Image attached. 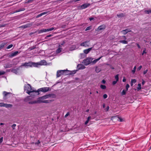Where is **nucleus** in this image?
<instances>
[{"label":"nucleus","instance_id":"obj_25","mask_svg":"<svg viewBox=\"0 0 151 151\" xmlns=\"http://www.w3.org/2000/svg\"><path fill=\"white\" fill-rule=\"evenodd\" d=\"M145 13L148 14H151V10H146L144 11Z\"/></svg>","mask_w":151,"mask_h":151},{"label":"nucleus","instance_id":"obj_26","mask_svg":"<svg viewBox=\"0 0 151 151\" xmlns=\"http://www.w3.org/2000/svg\"><path fill=\"white\" fill-rule=\"evenodd\" d=\"M37 103L36 100H34L32 101H30L29 102V104H35Z\"/></svg>","mask_w":151,"mask_h":151},{"label":"nucleus","instance_id":"obj_33","mask_svg":"<svg viewBox=\"0 0 151 151\" xmlns=\"http://www.w3.org/2000/svg\"><path fill=\"white\" fill-rule=\"evenodd\" d=\"M25 10V9L24 8H22L21 9H20L18 10H17L15 12H19L21 11H24Z\"/></svg>","mask_w":151,"mask_h":151},{"label":"nucleus","instance_id":"obj_40","mask_svg":"<svg viewBox=\"0 0 151 151\" xmlns=\"http://www.w3.org/2000/svg\"><path fill=\"white\" fill-rule=\"evenodd\" d=\"M5 73V72L4 71H0V76L4 75Z\"/></svg>","mask_w":151,"mask_h":151},{"label":"nucleus","instance_id":"obj_27","mask_svg":"<svg viewBox=\"0 0 151 151\" xmlns=\"http://www.w3.org/2000/svg\"><path fill=\"white\" fill-rule=\"evenodd\" d=\"M119 42L124 44H127L128 43L125 40H120Z\"/></svg>","mask_w":151,"mask_h":151},{"label":"nucleus","instance_id":"obj_3","mask_svg":"<svg viewBox=\"0 0 151 151\" xmlns=\"http://www.w3.org/2000/svg\"><path fill=\"white\" fill-rule=\"evenodd\" d=\"M93 60V58H88L83 60V63L85 65H89Z\"/></svg>","mask_w":151,"mask_h":151},{"label":"nucleus","instance_id":"obj_48","mask_svg":"<svg viewBox=\"0 0 151 151\" xmlns=\"http://www.w3.org/2000/svg\"><path fill=\"white\" fill-rule=\"evenodd\" d=\"M142 68V66L141 65H140V66H139L137 69V70H141V69Z\"/></svg>","mask_w":151,"mask_h":151},{"label":"nucleus","instance_id":"obj_35","mask_svg":"<svg viewBox=\"0 0 151 151\" xmlns=\"http://www.w3.org/2000/svg\"><path fill=\"white\" fill-rule=\"evenodd\" d=\"M124 15L122 13L119 14H117V16L119 17H124Z\"/></svg>","mask_w":151,"mask_h":151},{"label":"nucleus","instance_id":"obj_31","mask_svg":"<svg viewBox=\"0 0 151 151\" xmlns=\"http://www.w3.org/2000/svg\"><path fill=\"white\" fill-rule=\"evenodd\" d=\"M115 78L116 80V81H119V75L117 74L115 76Z\"/></svg>","mask_w":151,"mask_h":151},{"label":"nucleus","instance_id":"obj_58","mask_svg":"<svg viewBox=\"0 0 151 151\" xmlns=\"http://www.w3.org/2000/svg\"><path fill=\"white\" fill-rule=\"evenodd\" d=\"M126 81V79L125 78V77H124L123 78V79L122 81H123V82H125Z\"/></svg>","mask_w":151,"mask_h":151},{"label":"nucleus","instance_id":"obj_9","mask_svg":"<svg viewBox=\"0 0 151 151\" xmlns=\"http://www.w3.org/2000/svg\"><path fill=\"white\" fill-rule=\"evenodd\" d=\"M81 46L84 47H87L89 46V41H85L84 42L80 44Z\"/></svg>","mask_w":151,"mask_h":151},{"label":"nucleus","instance_id":"obj_50","mask_svg":"<svg viewBox=\"0 0 151 151\" xmlns=\"http://www.w3.org/2000/svg\"><path fill=\"white\" fill-rule=\"evenodd\" d=\"M12 71L15 73L16 74H17L18 73V72H17V71L15 70H12Z\"/></svg>","mask_w":151,"mask_h":151},{"label":"nucleus","instance_id":"obj_24","mask_svg":"<svg viewBox=\"0 0 151 151\" xmlns=\"http://www.w3.org/2000/svg\"><path fill=\"white\" fill-rule=\"evenodd\" d=\"M142 88V86L141 83H139L138 85V87L137 88L138 91L140 90Z\"/></svg>","mask_w":151,"mask_h":151},{"label":"nucleus","instance_id":"obj_23","mask_svg":"<svg viewBox=\"0 0 151 151\" xmlns=\"http://www.w3.org/2000/svg\"><path fill=\"white\" fill-rule=\"evenodd\" d=\"M36 47L35 46H34L32 47H31L29 48L28 49V50L29 51H30L32 50L35 49V48H36Z\"/></svg>","mask_w":151,"mask_h":151},{"label":"nucleus","instance_id":"obj_51","mask_svg":"<svg viewBox=\"0 0 151 151\" xmlns=\"http://www.w3.org/2000/svg\"><path fill=\"white\" fill-rule=\"evenodd\" d=\"M147 71H148L147 70H145L143 72V74H145L146 73H147Z\"/></svg>","mask_w":151,"mask_h":151},{"label":"nucleus","instance_id":"obj_43","mask_svg":"<svg viewBox=\"0 0 151 151\" xmlns=\"http://www.w3.org/2000/svg\"><path fill=\"white\" fill-rule=\"evenodd\" d=\"M16 126V125L15 124H14L12 126V128L13 129H15V128Z\"/></svg>","mask_w":151,"mask_h":151},{"label":"nucleus","instance_id":"obj_64","mask_svg":"<svg viewBox=\"0 0 151 151\" xmlns=\"http://www.w3.org/2000/svg\"><path fill=\"white\" fill-rule=\"evenodd\" d=\"M137 45L138 48H140V46L138 44H137Z\"/></svg>","mask_w":151,"mask_h":151},{"label":"nucleus","instance_id":"obj_59","mask_svg":"<svg viewBox=\"0 0 151 151\" xmlns=\"http://www.w3.org/2000/svg\"><path fill=\"white\" fill-rule=\"evenodd\" d=\"M145 83V81L144 80H142V84L143 85Z\"/></svg>","mask_w":151,"mask_h":151},{"label":"nucleus","instance_id":"obj_32","mask_svg":"<svg viewBox=\"0 0 151 151\" xmlns=\"http://www.w3.org/2000/svg\"><path fill=\"white\" fill-rule=\"evenodd\" d=\"M127 91H126V90H123L122 91V92H121L122 95H125L126 93V92Z\"/></svg>","mask_w":151,"mask_h":151},{"label":"nucleus","instance_id":"obj_36","mask_svg":"<svg viewBox=\"0 0 151 151\" xmlns=\"http://www.w3.org/2000/svg\"><path fill=\"white\" fill-rule=\"evenodd\" d=\"M32 99V97H31L30 96H29L25 98V100L27 101L29 99Z\"/></svg>","mask_w":151,"mask_h":151},{"label":"nucleus","instance_id":"obj_20","mask_svg":"<svg viewBox=\"0 0 151 151\" xmlns=\"http://www.w3.org/2000/svg\"><path fill=\"white\" fill-rule=\"evenodd\" d=\"M47 13V12L42 13H41L40 14L38 15L36 17V18H38L40 17L44 14H46Z\"/></svg>","mask_w":151,"mask_h":151},{"label":"nucleus","instance_id":"obj_57","mask_svg":"<svg viewBox=\"0 0 151 151\" xmlns=\"http://www.w3.org/2000/svg\"><path fill=\"white\" fill-rule=\"evenodd\" d=\"M65 44V42L64 41H63V42L60 44L59 45H61V47L62 46L64 45Z\"/></svg>","mask_w":151,"mask_h":151},{"label":"nucleus","instance_id":"obj_61","mask_svg":"<svg viewBox=\"0 0 151 151\" xmlns=\"http://www.w3.org/2000/svg\"><path fill=\"white\" fill-rule=\"evenodd\" d=\"M91 119V117L90 116H88L87 118V119L89 120V121Z\"/></svg>","mask_w":151,"mask_h":151},{"label":"nucleus","instance_id":"obj_15","mask_svg":"<svg viewBox=\"0 0 151 151\" xmlns=\"http://www.w3.org/2000/svg\"><path fill=\"white\" fill-rule=\"evenodd\" d=\"M43 99H42V97H41L38 98L36 101L37 103H43Z\"/></svg>","mask_w":151,"mask_h":151},{"label":"nucleus","instance_id":"obj_16","mask_svg":"<svg viewBox=\"0 0 151 151\" xmlns=\"http://www.w3.org/2000/svg\"><path fill=\"white\" fill-rule=\"evenodd\" d=\"M62 50L61 48V45H59L58 48L56 52L57 53H59Z\"/></svg>","mask_w":151,"mask_h":151},{"label":"nucleus","instance_id":"obj_21","mask_svg":"<svg viewBox=\"0 0 151 151\" xmlns=\"http://www.w3.org/2000/svg\"><path fill=\"white\" fill-rule=\"evenodd\" d=\"M53 101V100H43V103H50Z\"/></svg>","mask_w":151,"mask_h":151},{"label":"nucleus","instance_id":"obj_47","mask_svg":"<svg viewBox=\"0 0 151 151\" xmlns=\"http://www.w3.org/2000/svg\"><path fill=\"white\" fill-rule=\"evenodd\" d=\"M107 97V95L106 94H104L103 95V98L104 99H105Z\"/></svg>","mask_w":151,"mask_h":151},{"label":"nucleus","instance_id":"obj_54","mask_svg":"<svg viewBox=\"0 0 151 151\" xmlns=\"http://www.w3.org/2000/svg\"><path fill=\"white\" fill-rule=\"evenodd\" d=\"M35 94V93H31L30 95H31V96H37V95H34Z\"/></svg>","mask_w":151,"mask_h":151},{"label":"nucleus","instance_id":"obj_17","mask_svg":"<svg viewBox=\"0 0 151 151\" xmlns=\"http://www.w3.org/2000/svg\"><path fill=\"white\" fill-rule=\"evenodd\" d=\"M47 32V29H42L38 31V33L40 34L43 32Z\"/></svg>","mask_w":151,"mask_h":151},{"label":"nucleus","instance_id":"obj_62","mask_svg":"<svg viewBox=\"0 0 151 151\" xmlns=\"http://www.w3.org/2000/svg\"><path fill=\"white\" fill-rule=\"evenodd\" d=\"M93 18L92 17H91L89 18V20H90V21H91L92 20H93Z\"/></svg>","mask_w":151,"mask_h":151},{"label":"nucleus","instance_id":"obj_41","mask_svg":"<svg viewBox=\"0 0 151 151\" xmlns=\"http://www.w3.org/2000/svg\"><path fill=\"white\" fill-rule=\"evenodd\" d=\"M146 48H145L144 50L142 52V55H143L144 54H146L147 53V52L146 51Z\"/></svg>","mask_w":151,"mask_h":151},{"label":"nucleus","instance_id":"obj_63","mask_svg":"<svg viewBox=\"0 0 151 151\" xmlns=\"http://www.w3.org/2000/svg\"><path fill=\"white\" fill-rule=\"evenodd\" d=\"M52 36L51 35H49L47 36V37H51Z\"/></svg>","mask_w":151,"mask_h":151},{"label":"nucleus","instance_id":"obj_39","mask_svg":"<svg viewBox=\"0 0 151 151\" xmlns=\"http://www.w3.org/2000/svg\"><path fill=\"white\" fill-rule=\"evenodd\" d=\"M91 26H89V27H87L86 28V29H85V31H86L90 30L91 29Z\"/></svg>","mask_w":151,"mask_h":151},{"label":"nucleus","instance_id":"obj_2","mask_svg":"<svg viewBox=\"0 0 151 151\" xmlns=\"http://www.w3.org/2000/svg\"><path fill=\"white\" fill-rule=\"evenodd\" d=\"M21 66L24 67L26 68H27L29 67H35V63L29 62L28 63H22Z\"/></svg>","mask_w":151,"mask_h":151},{"label":"nucleus","instance_id":"obj_56","mask_svg":"<svg viewBox=\"0 0 151 151\" xmlns=\"http://www.w3.org/2000/svg\"><path fill=\"white\" fill-rule=\"evenodd\" d=\"M106 81L104 80H102L101 81V83L103 84H105L106 83Z\"/></svg>","mask_w":151,"mask_h":151},{"label":"nucleus","instance_id":"obj_18","mask_svg":"<svg viewBox=\"0 0 151 151\" xmlns=\"http://www.w3.org/2000/svg\"><path fill=\"white\" fill-rule=\"evenodd\" d=\"M32 26V24L28 23L22 26V27L24 28H26L27 27H30Z\"/></svg>","mask_w":151,"mask_h":151},{"label":"nucleus","instance_id":"obj_53","mask_svg":"<svg viewBox=\"0 0 151 151\" xmlns=\"http://www.w3.org/2000/svg\"><path fill=\"white\" fill-rule=\"evenodd\" d=\"M3 137H1V138H0V143H1L2 141H3Z\"/></svg>","mask_w":151,"mask_h":151},{"label":"nucleus","instance_id":"obj_60","mask_svg":"<svg viewBox=\"0 0 151 151\" xmlns=\"http://www.w3.org/2000/svg\"><path fill=\"white\" fill-rule=\"evenodd\" d=\"M40 143V142L38 140L37 142H36L35 144H38Z\"/></svg>","mask_w":151,"mask_h":151},{"label":"nucleus","instance_id":"obj_22","mask_svg":"<svg viewBox=\"0 0 151 151\" xmlns=\"http://www.w3.org/2000/svg\"><path fill=\"white\" fill-rule=\"evenodd\" d=\"M12 106V104H5L4 107L6 108H11Z\"/></svg>","mask_w":151,"mask_h":151},{"label":"nucleus","instance_id":"obj_37","mask_svg":"<svg viewBox=\"0 0 151 151\" xmlns=\"http://www.w3.org/2000/svg\"><path fill=\"white\" fill-rule=\"evenodd\" d=\"M136 69V66H135L133 68V69L132 71V73L133 74H134L135 73Z\"/></svg>","mask_w":151,"mask_h":151},{"label":"nucleus","instance_id":"obj_34","mask_svg":"<svg viewBox=\"0 0 151 151\" xmlns=\"http://www.w3.org/2000/svg\"><path fill=\"white\" fill-rule=\"evenodd\" d=\"M118 120L121 122L124 121V119L122 117H118Z\"/></svg>","mask_w":151,"mask_h":151},{"label":"nucleus","instance_id":"obj_44","mask_svg":"<svg viewBox=\"0 0 151 151\" xmlns=\"http://www.w3.org/2000/svg\"><path fill=\"white\" fill-rule=\"evenodd\" d=\"M5 104L4 103H0V106L4 107Z\"/></svg>","mask_w":151,"mask_h":151},{"label":"nucleus","instance_id":"obj_52","mask_svg":"<svg viewBox=\"0 0 151 151\" xmlns=\"http://www.w3.org/2000/svg\"><path fill=\"white\" fill-rule=\"evenodd\" d=\"M117 82V81H114L112 82V84L113 85H115Z\"/></svg>","mask_w":151,"mask_h":151},{"label":"nucleus","instance_id":"obj_11","mask_svg":"<svg viewBox=\"0 0 151 151\" xmlns=\"http://www.w3.org/2000/svg\"><path fill=\"white\" fill-rule=\"evenodd\" d=\"M131 31V30H130L129 29H126L125 30H123L121 32L123 35H126L128 32Z\"/></svg>","mask_w":151,"mask_h":151},{"label":"nucleus","instance_id":"obj_10","mask_svg":"<svg viewBox=\"0 0 151 151\" xmlns=\"http://www.w3.org/2000/svg\"><path fill=\"white\" fill-rule=\"evenodd\" d=\"M20 52V51H16L14 52L11 53L9 55V56L10 57H13L15 56Z\"/></svg>","mask_w":151,"mask_h":151},{"label":"nucleus","instance_id":"obj_12","mask_svg":"<svg viewBox=\"0 0 151 151\" xmlns=\"http://www.w3.org/2000/svg\"><path fill=\"white\" fill-rule=\"evenodd\" d=\"M77 67L78 69H83L85 68V67L82 64H79L77 65Z\"/></svg>","mask_w":151,"mask_h":151},{"label":"nucleus","instance_id":"obj_28","mask_svg":"<svg viewBox=\"0 0 151 151\" xmlns=\"http://www.w3.org/2000/svg\"><path fill=\"white\" fill-rule=\"evenodd\" d=\"M100 87L102 89H105L106 88V86L104 85H101Z\"/></svg>","mask_w":151,"mask_h":151},{"label":"nucleus","instance_id":"obj_5","mask_svg":"<svg viewBox=\"0 0 151 151\" xmlns=\"http://www.w3.org/2000/svg\"><path fill=\"white\" fill-rule=\"evenodd\" d=\"M66 71V70H58L57 73V77H59L61 76L64 75Z\"/></svg>","mask_w":151,"mask_h":151},{"label":"nucleus","instance_id":"obj_55","mask_svg":"<svg viewBox=\"0 0 151 151\" xmlns=\"http://www.w3.org/2000/svg\"><path fill=\"white\" fill-rule=\"evenodd\" d=\"M89 121V120L87 119V120L86 121L85 123V125H86L88 123Z\"/></svg>","mask_w":151,"mask_h":151},{"label":"nucleus","instance_id":"obj_1","mask_svg":"<svg viewBox=\"0 0 151 151\" xmlns=\"http://www.w3.org/2000/svg\"><path fill=\"white\" fill-rule=\"evenodd\" d=\"M24 89L28 94H30L31 93H35L34 95H38L39 93L38 91L35 90L34 88H32L31 86L29 84L25 85L24 86Z\"/></svg>","mask_w":151,"mask_h":151},{"label":"nucleus","instance_id":"obj_4","mask_svg":"<svg viewBox=\"0 0 151 151\" xmlns=\"http://www.w3.org/2000/svg\"><path fill=\"white\" fill-rule=\"evenodd\" d=\"M47 64L46 61L45 60H42L40 62L35 63L36 67H38L39 65H47Z\"/></svg>","mask_w":151,"mask_h":151},{"label":"nucleus","instance_id":"obj_6","mask_svg":"<svg viewBox=\"0 0 151 151\" xmlns=\"http://www.w3.org/2000/svg\"><path fill=\"white\" fill-rule=\"evenodd\" d=\"M90 5V4L89 3H86L79 6L78 7V9L80 10L84 9L87 8Z\"/></svg>","mask_w":151,"mask_h":151},{"label":"nucleus","instance_id":"obj_30","mask_svg":"<svg viewBox=\"0 0 151 151\" xmlns=\"http://www.w3.org/2000/svg\"><path fill=\"white\" fill-rule=\"evenodd\" d=\"M10 93H10L7 92H6V91H4L3 92V94L4 95V96H6L7 94H10Z\"/></svg>","mask_w":151,"mask_h":151},{"label":"nucleus","instance_id":"obj_29","mask_svg":"<svg viewBox=\"0 0 151 151\" xmlns=\"http://www.w3.org/2000/svg\"><path fill=\"white\" fill-rule=\"evenodd\" d=\"M5 44V43H3L0 45V50H1L4 47Z\"/></svg>","mask_w":151,"mask_h":151},{"label":"nucleus","instance_id":"obj_13","mask_svg":"<svg viewBox=\"0 0 151 151\" xmlns=\"http://www.w3.org/2000/svg\"><path fill=\"white\" fill-rule=\"evenodd\" d=\"M106 26L105 25L103 24L99 26L98 28V29L99 30H101L105 29Z\"/></svg>","mask_w":151,"mask_h":151},{"label":"nucleus","instance_id":"obj_14","mask_svg":"<svg viewBox=\"0 0 151 151\" xmlns=\"http://www.w3.org/2000/svg\"><path fill=\"white\" fill-rule=\"evenodd\" d=\"M92 47L89 48L88 49L83 50V52L85 54H87L92 50Z\"/></svg>","mask_w":151,"mask_h":151},{"label":"nucleus","instance_id":"obj_46","mask_svg":"<svg viewBox=\"0 0 151 151\" xmlns=\"http://www.w3.org/2000/svg\"><path fill=\"white\" fill-rule=\"evenodd\" d=\"M136 82V80L135 79L131 80V83H135Z\"/></svg>","mask_w":151,"mask_h":151},{"label":"nucleus","instance_id":"obj_8","mask_svg":"<svg viewBox=\"0 0 151 151\" xmlns=\"http://www.w3.org/2000/svg\"><path fill=\"white\" fill-rule=\"evenodd\" d=\"M42 97V99L44 100L49 98H55V96L54 94H48L43 96Z\"/></svg>","mask_w":151,"mask_h":151},{"label":"nucleus","instance_id":"obj_19","mask_svg":"<svg viewBox=\"0 0 151 151\" xmlns=\"http://www.w3.org/2000/svg\"><path fill=\"white\" fill-rule=\"evenodd\" d=\"M102 56H101L100 57H99V58L95 59L92 62V63L93 64H94L96 63L97 62H98L99 60H100L101 58L102 57Z\"/></svg>","mask_w":151,"mask_h":151},{"label":"nucleus","instance_id":"obj_49","mask_svg":"<svg viewBox=\"0 0 151 151\" xmlns=\"http://www.w3.org/2000/svg\"><path fill=\"white\" fill-rule=\"evenodd\" d=\"M109 109V106H107L106 109V111H108Z\"/></svg>","mask_w":151,"mask_h":151},{"label":"nucleus","instance_id":"obj_7","mask_svg":"<svg viewBox=\"0 0 151 151\" xmlns=\"http://www.w3.org/2000/svg\"><path fill=\"white\" fill-rule=\"evenodd\" d=\"M50 88L48 87H46L42 88L39 89H38L37 91H38L39 93L40 91H42L44 92H46L49 90Z\"/></svg>","mask_w":151,"mask_h":151},{"label":"nucleus","instance_id":"obj_45","mask_svg":"<svg viewBox=\"0 0 151 151\" xmlns=\"http://www.w3.org/2000/svg\"><path fill=\"white\" fill-rule=\"evenodd\" d=\"M13 46V45L10 44L7 47V49H9L11 47H12Z\"/></svg>","mask_w":151,"mask_h":151},{"label":"nucleus","instance_id":"obj_42","mask_svg":"<svg viewBox=\"0 0 151 151\" xmlns=\"http://www.w3.org/2000/svg\"><path fill=\"white\" fill-rule=\"evenodd\" d=\"M129 84H127L126 85V91H127V90H128V88H129Z\"/></svg>","mask_w":151,"mask_h":151},{"label":"nucleus","instance_id":"obj_38","mask_svg":"<svg viewBox=\"0 0 151 151\" xmlns=\"http://www.w3.org/2000/svg\"><path fill=\"white\" fill-rule=\"evenodd\" d=\"M56 28H53V27H52L51 28H50V29H47V32L48 31H52V30H53L54 29H56Z\"/></svg>","mask_w":151,"mask_h":151}]
</instances>
